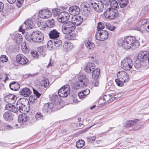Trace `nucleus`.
Segmentation results:
<instances>
[{
    "instance_id": "9",
    "label": "nucleus",
    "mask_w": 149,
    "mask_h": 149,
    "mask_svg": "<svg viewBox=\"0 0 149 149\" xmlns=\"http://www.w3.org/2000/svg\"><path fill=\"white\" fill-rule=\"evenodd\" d=\"M70 88L69 85H66L62 87L59 90L58 92V95L61 97H65L68 96L70 93Z\"/></svg>"
},
{
    "instance_id": "54",
    "label": "nucleus",
    "mask_w": 149,
    "mask_h": 149,
    "mask_svg": "<svg viewBox=\"0 0 149 149\" xmlns=\"http://www.w3.org/2000/svg\"><path fill=\"white\" fill-rule=\"evenodd\" d=\"M143 64H142L141 62H140L139 63V62L137 61L136 62V63L134 65V66L136 68L138 69L139 68H140L141 67V66Z\"/></svg>"
},
{
    "instance_id": "2",
    "label": "nucleus",
    "mask_w": 149,
    "mask_h": 149,
    "mask_svg": "<svg viewBox=\"0 0 149 149\" xmlns=\"http://www.w3.org/2000/svg\"><path fill=\"white\" fill-rule=\"evenodd\" d=\"M117 44L119 47H122L125 49L138 47L139 45V42L138 40L133 37L128 36L125 38H120L118 39Z\"/></svg>"
},
{
    "instance_id": "14",
    "label": "nucleus",
    "mask_w": 149,
    "mask_h": 149,
    "mask_svg": "<svg viewBox=\"0 0 149 149\" xmlns=\"http://www.w3.org/2000/svg\"><path fill=\"white\" fill-rule=\"evenodd\" d=\"M39 15L41 18L46 19L51 16L52 13L50 10L47 9H43L39 12Z\"/></svg>"
},
{
    "instance_id": "55",
    "label": "nucleus",
    "mask_w": 149,
    "mask_h": 149,
    "mask_svg": "<svg viewBox=\"0 0 149 149\" xmlns=\"http://www.w3.org/2000/svg\"><path fill=\"white\" fill-rule=\"evenodd\" d=\"M36 87L38 88L41 89L43 86V84H42V81L41 82H38V83L36 84Z\"/></svg>"
},
{
    "instance_id": "22",
    "label": "nucleus",
    "mask_w": 149,
    "mask_h": 149,
    "mask_svg": "<svg viewBox=\"0 0 149 149\" xmlns=\"http://www.w3.org/2000/svg\"><path fill=\"white\" fill-rule=\"evenodd\" d=\"M59 32L56 29H54L50 31L49 34V35L50 38L55 39L59 37Z\"/></svg>"
},
{
    "instance_id": "26",
    "label": "nucleus",
    "mask_w": 149,
    "mask_h": 149,
    "mask_svg": "<svg viewBox=\"0 0 149 149\" xmlns=\"http://www.w3.org/2000/svg\"><path fill=\"white\" fill-rule=\"evenodd\" d=\"M62 44V42L60 40H56V41H54V42H52L51 40L49 41L47 44V47L48 48H52L54 45L56 47H57L60 45H61Z\"/></svg>"
},
{
    "instance_id": "58",
    "label": "nucleus",
    "mask_w": 149,
    "mask_h": 149,
    "mask_svg": "<svg viewBox=\"0 0 149 149\" xmlns=\"http://www.w3.org/2000/svg\"><path fill=\"white\" fill-rule=\"evenodd\" d=\"M84 93V95H85V96L88 95L90 93V90L88 89H86L83 91Z\"/></svg>"
},
{
    "instance_id": "21",
    "label": "nucleus",
    "mask_w": 149,
    "mask_h": 149,
    "mask_svg": "<svg viewBox=\"0 0 149 149\" xmlns=\"http://www.w3.org/2000/svg\"><path fill=\"white\" fill-rule=\"evenodd\" d=\"M3 118L6 120L10 121L13 119V115L12 112L10 111H6L3 114Z\"/></svg>"
},
{
    "instance_id": "53",
    "label": "nucleus",
    "mask_w": 149,
    "mask_h": 149,
    "mask_svg": "<svg viewBox=\"0 0 149 149\" xmlns=\"http://www.w3.org/2000/svg\"><path fill=\"white\" fill-rule=\"evenodd\" d=\"M33 91L34 94L38 97V98L41 95V94L39 93L37 91L35 90V89H33Z\"/></svg>"
},
{
    "instance_id": "27",
    "label": "nucleus",
    "mask_w": 149,
    "mask_h": 149,
    "mask_svg": "<svg viewBox=\"0 0 149 149\" xmlns=\"http://www.w3.org/2000/svg\"><path fill=\"white\" fill-rule=\"evenodd\" d=\"M7 104L6 106V110L15 113L18 112V109L17 107L16 108L14 105H12L13 104Z\"/></svg>"
},
{
    "instance_id": "49",
    "label": "nucleus",
    "mask_w": 149,
    "mask_h": 149,
    "mask_svg": "<svg viewBox=\"0 0 149 149\" xmlns=\"http://www.w3.org/2000/svg\"><path fill=\"white\" fill-rule=\"evenodd\" d=\"M31 55L33 57L35 58H37L38 56V52L36 51H33L31 52Z\"/></svg>"
},
{
    "instance_id": "31",
    "label": "nucleus",
    "mask_w": 149,
    "mask_h": 149,
    "mask_svg": "<svg viewBox=\"0 0 149 149\" xmlns=\"http://www.w3.org/2000/svg\"><path fill=\"white\" fill-rule=\"evenodd\" d=\"M15 39L16 42L19 44L22 40V36L21 34L17 33L15 35Z\"/></svg>"
},
{
    "instance_id": "18",
    "label": "nucleus",
    "mask_w": 149,
    "mask_h": 149,
    "mask_svg": "<svg viewBox=\"0 0 149 149\" xmlns=\"http://www.w3.org/2000/svg\"><path fill=\"white\" fill-rule=\"evenodd\" d=\"M16 59L18 63L22 65L26 64L28 61V60L27 58L22 54L17 55Z\"/></svg>"
},
{
    "instance_id": "11",
    "label": "nucleus",
    "mask_w": 149,
    "mask_h": 149,
    "mask_svg": "<svg viewBox=\"0 0 149 149\" xmlns=\"http://www.w3.org/2000/svg\"><path fill=\"white\" fill-rule=\"evenodd\" d=\"M69 17L70 15L68 13L64 11L61 12L57 18L59 22L63 23L68 20Z\"/></svg>"
},
{
    "instance_id": "34",
    "label": "nucleus",
    "mask_w": 149,
    "mask_h": 149,
    "mask_svg": "<svg viewBox=\"0 0 149 149\" xmlns=\"http://www.w3.org/2000/svg\"><path fill=\"white\" fill-rule=\"evenodd\" d=\"M119 5L121 8L125 7L128 3V0H118Z\"/></svg>"
},
{
    "instance_id": "42",
    "label": "nucleus",
    "mask_w": 149,
    "mask_h": 149,
    "mask_svg": "<svg viewBox=\"0 0 149 149\" xmlns=\"http://www.w3.org/2000/svg\"><path fill=\"white\" fill-rule=\"evenodd\" d=\"M26 25L24 22L23 24L21 26H20L19 29V31H22V33L23 34V32L25 31V30L28 29L26 27Z\"/></svg>"
},
{
    "instance_id": "62",
    "label": "nucleus",
    "mask_w": 149,
    "mask_h": 149,
    "mask_svg": "<svg viewBox=\"0 0 149 149\" xmlns=\"http://www.w3.org/2000/svg\"><path fill=\"white\" fill-rule=\"evenodd\" d=\"M4 7V5L3 4L0 2V12L3 9Z\"/></svg>"
},
{
    "instance_id": "6",
    "label": "nucleus",
    "mask_w": 149,
    "mask_h": 149,
    "mask_svg": "<svg viewBox=\"0 0 149 149\" xmlns=\"http://www.w3.org/2000/svg\"><path fill=\"white\" fill-rule=\"evenodd\" d=\"M104 15L106 18L111 19H113L115 17H118L119 16L117 10L111 9V8H108L105 12Z\"/></svg>"
},
{
    "instance_id": "1",
    "label": "nucleus",
    "mask_w": 149,
    "mask_h": 149,
    "mask_svg": "<svg viewBox=\"0 0 149 149\" xmlns=\"http://www.w3.org/2000/svg\"><path fill=\"white\" fill-rule=\"evenodd\" d=\"M29 103L28 100L24 98L20 99L17 102V106L18 111L22 113V114H19L18 117V122L21 125L26 122L29 119V117L25 114V112H27L29 110V109L26 107V105Z\"/></svg>"
},
{
    "instance_id": "61",
    "label": "nucleus",
    "mask_w": 149,
    "mask_h": 149,
    "mask_svg": "<svg viewBox=\"0 0 149 149\" xmlns=\"http://www.w3.org/2000/svg\"><path fill=\"white\" fill-rule=\"evenodd\" d=\"M138 121V119H135L134 120H132L131 121H130L129 122V123L130 125H133L134 123H136Z\"/></svg>"
},
{
    "instance_id": "28",
    "label": "nucleus",
    "mask_w": 149,
    "mask_h": 149,
    "mask_svg": "<svg viewBox=\"0 0 149 149\" xmlns=\"http://www.w3.org/2000/svg\"><path fill=\"white\" fill-rule=\"evenodd\" d=\"M9 87L11 90L17 91L20 88V85L17 82H13L10 84Z\"/></svg>"
},
{
    "instance_id": "20",
    "label": "nucleus",
    "mask_w": 149,
    "mask_h": 149,
    "mask_svg": "<svg viewBox=\"0 0 149 149\" xmlns=\"http://www.w3.org/2000/svg\"><path fill=\"white\" fill-rule=\"evenodd\" d=\"M80 11L79 8L76 6L70 7L69 9V13L71 15L74 16H76L79 14Z\"/></svg>"
},
{
    "instance_id": "12",
    "label": "nucleus",
    "mask_w": 149,
    "mask_h": 149,
    "mask_svg": "<svg viewBox=\"0 0 149 149\" xmlns=\"http://www.w3.org/2000/svg\"><path fill=\"white\" fill-rule=\"evenodd\" d=\"M91 5L92 6L94 9L98 12H101L104 9V5L103 3L100 2H98L97 3L93 1L91 3Z\"/></svg>"
},
{
    "instance_id": "23",
    "label": "nucleus",
    "mask_w": 149,
    "mask_h": 149,
    "mask_svg": "<svg viewBox=\"0 0 149 149\" xmlns=\"http://www.w3.org/2000/svg\"><path fill=\"white\" fill-rule=\"evenodd\" d=\"M72 21L74 25L78 26L80 25L83 21V18L79 16H77L72 18Z\"/></svg>"
},
{
    "instance_id": "39",
    "label": "nucleus",
    "mask_w": 149,
    "mask_h": 149,
    "mask_svg": "<svg viewBox=\"0 0 149 149\" xmlns=\"http://www.w3.org/2000/svg\"><path fill=\"white\" fill-rule=\"evenodd\" d=\"M67 34L65 37L69 40H74L76 39V36L75 34L72 33V34Z\"/></svg>"
},
{
    "instance_id": "24",
    "label": "nucleus",
    "mask_w": 149,
    "mask_h": 149,
    "mask_svg": "<svg viewBox=\"0 0 149 149\" xmlns=\"http://www.w3.org/2000/svg\"><path fill=\"white\" fill-rule=\"evenodd\" d=\"M19 94L25 97H28L31 93V90L27 88H24L21 89Z\"/></svg>"
},
{
    "instance_id": "57",
    "label": "nucleus",
    "mask_w": 149,
    "mask_h": 149,
    "mask_svg": "<svg viewBox=\"0 0 149 149\" xmlns=\"http://www.w3.org/2000/svg\"><path fill=\"white\" fill-rule=\"evenodd\" d=\"M111 95L113 96V99H114V100L116 98H117L120 97L121 96V93H118L116 95H115L114 96L113 94H112Z\"/></svg>"
},
{
    "instance_id": "50",
    "label": "nucleus",
    "mask_w": 149,
    "mask_h": 149,
    "mask_svg": "<svg viewBox=\"0 0 149 149\" xmlns=\"http://www.w3.org/2000/svg\"><path fill=\"white\" fill-rule=\"evenodd\" d=\"M110 1L111 0H101L100 2L103 3V5H107L109 4Z\"/></svg>"
},
{
    "instance_id": "37",
    "label": "nucleus",
    "mask_w": 149,
    "mask_h": 149,
    "mask_svg": "<svg viewBox=\"0 0 149 149\" xmlns=\"http://www.w3.org/2000/svg\"><path fill=\"white\" fill-rule=\"evenodd\" d=\"M85 46L88 49H92L95 47V44L90 41H88L85 43Z\"/></svg>"
},
{
    "instance_id": "60",
    "label": "nucleus",
    "mask_w": 149,
    "mask_h": 149,
    "mask_svg": "<svg viewBox=\"0 0 149 149\" xmlns=\"http://www.w3.org/2000/svg\"><path fill=\"white\" fill-rule=\"evenodd\" d=\"M135 19V18L134 17H131L128 19L127 21L129 23H131L133 22Z\"/></svg>"
},
{
    "instance_id": "7",
    "label": "nucleus",
    "mask_w": 149,
    "mask_h": 149,
    "mask_svg": "<svg viewBox=\"0 0 149 149\" xmlns=\"http://www.w3.org/2000/svg\"><path fill=\"white\" fill-rule=\"evenodd\" d=\"M32 40L35 42H42L44 39L43 35L40 31H33L31 34Z\"/></svg>"
},
{
    "instance_id": "52",
    "label": "nucleus",
    "mask_w": 149,
    "mask_h": 149,
    "mask_svg": "<svg viewBox=\"0 0 149 149\" xmlns=\"http://www.w3.org/2000/svg\"><path fill=\"white\" fill-rule=\"evenodd\" d=\"M24 2V0H17V6L20 7Z\"/></svg>"
},
{
    "instance_id": "30",
    "label": "nucleus",
    "mask_w": 149,
    "mask_h": 149,
    "mask_svg": "<svg viewBox=\"0 0 149 149\" xmlns=\"http://www.w3.org/2000/svg\"><path fill=\"white\" fill-rule=\"evenodd\" d=\"M92 77L93 79H97L99 77L100 74V70L98 69H94L92 72Z\"/></svg>"
},
{
    "instance_id": "16",
    "label": "nucleus",
    "mask_w": 149,
    "mask_h": 149,
    "mask_svg": "<svg viewBox=\"0 0 149 149\" xmlns=\"http://www.w3.org/2000/svg\"><path fill=\"white\" fill-rule=\"evenodd\" d=\"M144 23L143 24L140 28L136 27L134 29L139 31H145L149 32V22H146V20H143Z\"/></svg>"
},
{
    "instance_id": "33",
    "label": "nucleus",
    "mask_w": 149,
    "mask_h": 149,
    "mask_svg": "<svg viewBox=\"0 0 149 149\" xmlns=\"http://www.w3.org/2000/svg\"><path fill=\"white\" fill-rule=\"evenodd\" d=\"M55 22L53 19H49L46 22V26L49 28L52 27L54 26Z\"/></svg>"
},
{
    "instance_id": "38",
    "label": "nucleus",
    "mask_w": 149,
    "mask_h": 149,
    "mask_svg": "<svg viewBox=\"0 0 149 149\" xmlns=\"http://www.w3.org/2000/svg\"><path fill=\"white\" fill-rule=\"evenodd\" d=\"M72 88L74 90H77L80 88H82L83 87H81L80 82H77L76 83H73L72 85Z\"/></svg>"
},
{
    "instance_id": "47",
    "label": "nucleus",
    "mask_w": 149,
    "mask_h": 149,
    "mask_svg": "<svg viewBox=\"0 0 149 149\" xmlns=\"http://www.w3.org/2000/svg\"><path fill=\"white\" fill-rule=\"evenodd\" d=\"M42 84H43V86L46 88L49 86V82L48 80L47 79H45L42 81Z\"/></svg>"
},
{
    "instance_id": "8",
    "label": "nucleus",
    "mask_w": 149,
    "mask_h": 149,
    "mask_svg": "<svg viewBox=\"0 0 149 149\" xmlns=\"http://www.w3.org/2000/svg\"><path fill=\"white\" fill-rule=\"evenodd\" d=\"M108 33L105 30H101L97 31L95 34L96 39L99 41H103L108 38Z\"/></svg>"
},
{
    "instance_id": "59",
    "label": "nucleus",
    "mask_w": 149,
    "mask_h": 149,
    "mask_svg": "<svg viewBox=\"0 0 149 149\" xmlns=\"http://www.w3.org/2000/svg\"><path fill=\"white\" fill-rule=\"evenodd\" d=\"M25 38L27 40L29 41H30L31 40H32V37H31V36L29 35H27L26 36H25Z\"/></svg>"
},
{
    "instance_id": "36",
    "label": "nucleus",
    "mask_w": 149,
    "mask_h": 149,
    "mask_svg": "<svg viewBox=\"0 0 149 149\" xmlns=\"http://www.w3.org/2000/svg\"><path fill=\"white\" fill-rule=\"evenodd\" d=\"M110 5L111 9H115L118 6V4L117 2L115 0H112L110 3Z\"/></svg>"
},
{
    "instance_id": "15",
    "label": "nucleus",
    "mask_w": 149,
    "mask_h": 149,
    "mask_svg": "<svg viewBox=\"0 0 149 149\" xmlns=\"http://www.w3.org/2000/svg\"><path fill=\"white\" fill-rule=\"evenodd\" d=\"M17 97L13 94H10L4 97L5 101L8 104H14L17 99Z\"/></svg>"
},
{
    "instance_id": "48",
    "label": "nucleus",
    "mask_w": 149,
    "mask_h": 149,
    "mask_svg": "<svg viewBox=\"0 0 149 149\" xmlns=\"http://www.w3.org/2000/svg\"><path fill=\"white\" fill-rule=\"evenodd\" d=\"M106 26L107 28L109 30L111 31H113L115 30L116 27L114 26H112L109 24H106Z\"/></svg>"
},
{
    "instance_id": "17",
    "label": "nucleus",
    "mask_w": 149,
    "mask_h": 149,
    "mask_svg": "<svg viewBox=\"0 0 149 149\" xmlns=\"http://www.w3.org/2000/svg\"><path fill=\"white\" fill-rule=\"evenodd\" d=\"M78 81L80 82L81 87H85L88 85V80L86 78L85 75H81L78 77Z\"/></svg>"
},
{
    "instance_id": "44",
    "label": "nucleus",
    "mask_w": 149,
    "mask_h": 149,
    "mask_svg": "<svg viewBox=\"0 0 149 149\" xmlns=\"http://www.w3.org/2000/svg\"><path fill=\"white\" fill-rule=\"evenodd\" d=\"M104 28V25L103 23L102 22H100L97 25V31L103 30Z\"/></svg>"
},
{
    "instance_id": "51",
    "label": "nucleus",
    "mask_w": 149,
    "mask_h": 149,
    "mask_svg": "<svg viewBox=\"0 0 149 149\" xmlns=\"http://www.w3.org/2000/svg\"><path fill=\"white\" fill-rule=\"evenodd\" d=\"M78 95L79 97L81 99L84 98L86 97L85 95H84L83 91L80 92L78 94Z\"/></svg>"
},
{
    "instance_id": "63",
    "label": "nucleus",
    "mask_w": 149,
    "mask_h": 149,
    "mask_svg": "<svg viewBox=\"0 0 149 149\" xmlns=\"http://www.w3.org/2000/svg\"><path fill=\"white\" fill-rule=\"evenodd\" d=\"M96 139V137L95 136H92L90 138V141L92 142L95 141Z\"/></svg>"
},
{
    "instance_id": "64",
    "label": "nucleus",
    "mask_w": 149,
    "mask_h": 149,
    "mask_svg": "<svg viewBox=\"0 0 149 149\" xmlns=\"http://www.w3.org/2000/svg\"><path fill=\"white\" fill-rule=\"evenodd\" d=\"M93 84L94 86H95V87H97L98 86L99 83L98 81L96 80L95 81H94V82L93 83Z\"/></svg>"
},
{
    "instance_id": "19",
    "label": "nucleus",
    "mask_w": 149,
    "mask_h": 149,
    "mask_svg": "<svg viewBox=\"0 0 149 149\" xmlns=\"http://www.w3.org/2000/svg\"><path fill=\"white\" fill-rule=\"evenodd\" d=\"M95 64L93 62L88 63L85 68L86 72L88 73H92L95 68Z\"/></svg>"
},
{
    "instance_id": "3",
    "label": "nucleus",
    "mask_w": 149,
    "mask_h": 149,
    "mask_svg": "<svg viewBox=\"0 0 149 149\" xmlns=\"http://www.w3.org/2000/svg\"><path fill=\"white\" fill-rule=\"evenodd\" d=\"M117 79H116L115 82L117 85L122 86L123 83L127 82L129 80V77L128 74L124 71L118 72L117 74Z\"/></svg>"
},
{
    "instance_id": "4",
    "label": "nucleus",
    "mask_w": 149,
    "mask_h": 149,
    "mask_svg": "<svg viewBox=\"0 0 149 149\" xmlns=\"http://www.w3.org/2000/svg\"><path fill=\"white\" fill-rule=\"evenodd\" d=\"M75 28V26L72 22L68 21L63 24L62 31L63 33L67 34L73 31Z\"/></svg>"
},
{
    "instance_id": "25",
    "label": "nucleus",
    "mask_w": 149,
    "mask_h": 149,
    "mask_svg": "<svg viewBox=\"0 0 149 149\" xmlns=\"http://www.w3.org/2000/svg\"><path fill=\"white\" fill-rule=\"evenodd\" d=\"M51 99L52 102L56 104H59L61 101L60 97L57 94H53L51 97Z\"/></svg>"
},
{
    "instance_id": "13",
    "label": "nucleus",
    "mask_w": 149,
    "mask_h": 149,
    "mask_svg": "<svg viewBox=\"0 0 149 149\" xmlns=\"http://www.w3.org/2000/svg\"><path fill=\"white\" fill-rule=\"evenodd\" d=\"M54 105L52 103H48L45 104L43 108V110L45 113L50 114L54 110Z\"/></svg>"
},
{
    "instance_id": "56",
    "label": "nucleus",
    "mask_w": 149,
    "mask_h": 149,
    "mask_svg": "<svg viewBox=\"0 0 149 149\" xmlns=\"http://www.w3.org/2000/svg\"><path fill=\"white\" fill-rule=\"evenodd\" d=\"M5 76L6 78L4 80V82H6L7 80L11 79V78L10 77V75L9 74H5Z\"/></svg>"
},
{
    "instance_id": "46",
    "label": "nucleus",
    "mask_w": 149,
    "mask_h": 149,
    "mask_svg": "<svg viewBox=\"0 0 149 149\" xmlns=\"http://www.w3.org/2000/svg\"><path fill=\"white\" fill-rule=\"evenodd\" d=\"M42 84H43V86L46 88L49 86V82L48 80L47 79H45L42 81Z\"/></svg>"
},
{
    "instance_id": "29",
    "label": "nucleus",
    "mask_w": 149,
    "mask_h": 149,
    "mask_svg": "<svg viewBox=\"0 0 149 149\" xmlns=\"http://www.w3.org/2000/svg\"><path fill=\"white\" fill-rule=\"evenodd\" d=\"M113 95L110 94L105 95L102 97V99L104 101H105L106 102L109 103L111 101L114 100V99H113Z\"/></svg>"
},
{
    "instance_id": "41",
    "label": "nucleus",
    "mask_w": 149,
    "mask_h": 149,
    "mask_svg": "<svg viewBox=\"0 0 149 149\" xmlns=\"http://www.w3.org/2000/svg\"><path fill=\"white\" fill-rule=\"evenodd\" d=\"M25 22L27 28L28 29L32 28L33 23L30 19L27 20Z\"/></svg>"
},
{
    "instance_id": "43",
    "label": "nucleus",
    "mask_w": 149,
    "mask_h": 149,
    "mask_svg": "<svg viewBox=\"0 0 149 149\" xmlns=\"http://www.w3.org/2000/svg\"><path fill=\"white\" fill-rule=\"evenodd\" d=\"M43 116L42 114L40 112L36 113L35 115V118L37 120H39L43 119Z\"/></svg>"
},
{
    "instance_id": "5",
    "label": "nucleus",
    "mask_w": 149,
    "mask_h": 149,
    "mask_svg": "<svg viewBox=\"0 0 149 149\" xmlns=\"http://www.w3.org/2000/svg\"><path fill=\"white\" fill-rule=\"evenodd\" d=\"M133 65V62L132 59L128 57L124 58L121 62V67L123 69L126 70H130Z\"/></svg>"
},
{
    "instance_id": "35",
    "label": "nucleus",
    "mask_w": 149,
    "mask_h": 149,
    "mask_svg": "<svg viewBox=\"0 0 149 149\" xmlns=\"http://www.w3.org/2000/svg\"><path fill=\"white\" fill-rule=\"evenodd\" d=\"M90 9L88 6L85 5L84 9L83 14L85 16H87L90 14Z\"/></svg>"
},
{
    "instance_id": "32",
    "label": "nucleus",
    "mask_w": 149,
    "mask_h": 149,
    "mask_svg": "<svg viewBox=\"0 0 149 149\" xmlns=\"http://www.w3.org/2000/svg\"><path fill=\"white\" fill-rule=\"evenodd\" d=\"M85 145L84 141L82 140H79L77 141L76 143V146L77 148H82Z\"/></svg>"
},
{
    "instance_id": "10",
    "label": "nucleus",
    "mask_w": 149,
    "mask_h": 149,
    "mask_svg": "<svg viewBox=\"0 0 149 149\" xmlns=\"http://www.w3.org/2000/svg\"><path fill=\"white\" fill-rule=\"evenodd\" d=\"M138 58L141 62H147L149 63V52L146 51H141L138 54Z\"/></svg>"
},
{
    "instance_id": "40",
    "label": "nucleus",
    "mask_w": 149,
    "mask_h": 149,
    "mask_svg": "<svg viewBox=\"0 0 149 149\" xmlns=\"http://www.w3.org/2000/svg\"><path fill=\"white\" fill-rule=\"evenodd\" d=\"M52 11V13L54 16H58L61 12V10L57 8L53 9Z\"/></svg>"
},
{
    "instance_id": "45",
    "label": "nucleus",
    "mask_w": 149,
    "mask_h": 149,
    "mask_svg": "<svg viewBox=\"0 0 149 149\" xmlns=\"http://www.w3.org/2000/svg\"><path fill=\"white\" fill-rule=\"evenodd\" d=\"M8 60V57L5 55H2L0 57V61L2 62H7Z\"/></svg>"
}]
</instances>
